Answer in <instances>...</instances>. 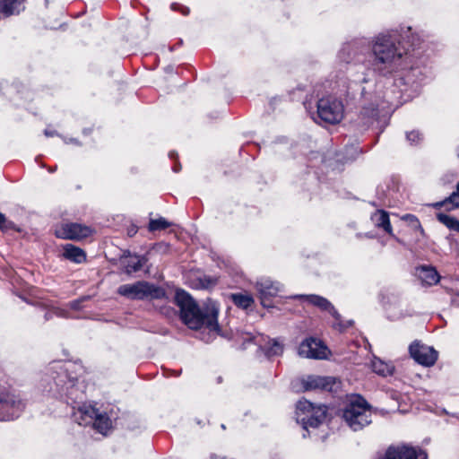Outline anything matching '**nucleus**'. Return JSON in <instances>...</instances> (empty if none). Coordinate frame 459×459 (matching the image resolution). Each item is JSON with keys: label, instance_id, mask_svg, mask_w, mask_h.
<instances>
[{"label": "nucleus", "instance_id": "1", "mask_svg": "<svg viewBox=\"0 0 459 459\" xmlns=\"http://www.w3.org/2000/svg\"><path fill=\"white\" fill-rule=\"evenodd\" d=\"M369 46L372 53L371 65L375 73L389 76L403 68L407 53L396 30L379 32L371 38Z\"/></svg>", "mask_w": 459, "mask_h": 459}, {"label": "nucleus", "instance_id": "2", "mask_svg": "<svg viewBox=\"0 0 459 459\" xmlns=\"http://www.w3.org/2000/svg\"><path fill=\"white\" fill-rule=\"evenodd\" d=\"M75 366L70 362L55 361L49 365L40 380L39 386L48 395L76 403L83 398L78 378L70 372Z\"/></svg>", "mask_w": 459, "mask_h": 459}, {"label": "nucleus", "instance_id": "3", "mask_svg": "<svg viewBox=\"0 0 459 459\" xmlns=\"http://www.w3.org/2000/svg\"><path fill=\"white\" fill-rule=\"evenodd\" d=\"M174 299L179 307L181 319L189 328H204L213 335L220 334L219 307L216 302L209 300L203 308H200L193 298L183 290H178Z\"/></svg>", "mask_w": 459, "mask_h": 459}, {"label": "nucleus", "instance_id": "4", "mask_svg": "<svg viewBox=\"0 0 459 459\" xmlns=\"http://www.w3.org/2000/svg\"><path fill=\"white\" fill-rule=\"evenodd\" d=\"M342 418L353 431H359L372 422V411L366 400L356 396L344 409Z\"/></svg>", "mask_w": 459, "mask_h": 459}, {"label": "nucleus", "instance_id": "5", "mask_svg": "<svg viewBox=\"0 0 459 459\" xmlns=\"http://www.w3.org/2000/svg\"><path fill=\"white\" fill-rule=\"evenodd\" d=\"M117 292L130 299L153 300L166 298L164 289L144 281L132 284H123L118 287Z\"/></svg>", "mask_w": 459, "mask_h": 459}, {"label": "nucleus", "instance_id": "6", "mask_svg": "<svg viewBox=\"0 0 459 459\" xmlns=\"http://www.w3.org/2000/svg\"><path fill=\"white\" fill-rule=\"evenodd\" d=\"M316 115L325 123L337 124L343 118L344 106L335 96H325L317 101ZM311 117L316 121L315 113L311 114Z\"/></svg>", "mask_w": 459, "mask_h": 459}, {"label": "nucleus", "instance_id": "7", "mask_svg": "<svg viewBox=\"0 0 459 459\" xmlns=\"http://www.w3.org/2000/svg\"><path fill=\"white\" fill-rule=\"evenodd\" d=\"M326 407L325 405L315 406L312 403L304 400L299 401L296 407L297 422L301 424L305 430L308 428H317L325 420Z\"/></svg>", "mask_w": 459, "mask_h": 459}, {"label": "nucleus", "instance_id": "8", "mask_svg": "<svg viewBox=\"0 0 459 459\" xmlns=\"http://www.w3.org/2000/svg\"><path fill=\"white\" fill-rule=\"evenodd\" d=\"M299 299H305L309 304L317 307L323 311H327L334 319L336 323H334L333 326L338 328L339 330H343L350 325H351L352 321H348L346 324H342L341 321V315L336 311L334 307L325 298L311 294V295H299L296 296Z\"/></svg>", "mask_w": 459, "mask_h": 459}, {"label": "nucleus", "instance_id": "9", "mask_svg": "<svg viewBox=\"0 0 459 459\" xmlns=\"http://www.w3.org/2000/svg\"><path fill=\"white\" fill-rule=\"evenodd\" d=\"M91 228L74 222L63 223L55 231L57 238L73 240H81L91 236Z\"/></svg>", "mask_w": 459, "mask_h": 459}, {"label": "nucleus", "instance_id": "10", "mask_svg": "<svg viewBox=\"0 0 459 459\" xmlns=\"http://www.w3.org/2000/svg\"><path fill=\"white\" fill-rule=\"evenodd\" d=\"M383 459H427V454L420 448L402 444L390 446Z\"/></svg>", "mask_w": 459, "mask_h": 459}, {"label": "nucleus", "instance_id": "11", "mask_svg": "<svg viewBox=\"0 0 459 459\" xmlns=\"http://www.w3.org/2000/svg\"><path fill=\"white\" fill-rule=\"evenodd\" d=\"M298 353L303 358L323 359L327 358L328 349L321 341L308 338L300 343Z\"/></svg>", "mask_w": 459, "mask_h": 459}, {"label": "nucleus", "instance_id": "12", "mask_svg": "<svg viewBox=\"0 0 459 459\" xmlns=\"http://www.w3.org/2000/svg\"><path fill=\"white\" fill-rule=\"evenodd\" d=\"M409 351L411 358L423 366H432L437 359V352L432 347L419 342H412L409 347Z\"/></svg>", "mask_w": 459, "mask_h": 459}, {"label": "nucleus", "instance_id": "13", "mask_svg": "<svg viewBox=\"0 0 459 459\" xmlns=\"http://www.w3.org/2000/svg\"><path fill=\"white\" fill-rule=\"evenodd\" d=\"M23 404L13 394H6L0 396V420H11L18 416Z\"/></svg>", "mask_w": 459, "mask_h": 459}, {"label": "nucleus", "instance_id": "14", "mask_svg": "<svg viewBox=\"0 0 459 459\" xmlns=\"http://www.w3.org/2000/svg\"><path fill=\"white\" fill-rule=\"evenodd\" d=\"M281 285L268 278H262L256 282V290L260 294L261 303L264 307H269L266 301L276 296L281 290Z\"/></svg>", "mask_w": 459, "mask_h": 459}, {"label": "nucleus", "instance_id": "15", "mask_svg": "<svg viewBox=\"0 0 459 459\" xmlns=\"http://www.w3.org/2000/svg\"><path fill=\"white\" fill-rule=\"evenodd\" d=\"M96 416H98V410L91 405L86 404L79 407L74 412V419L79 425L91 424Z\"/></svg>", "mask_w": 459, "mask_h": 459}, {"label": "nucleus", "instance_id": "16", "mask_svg": "<svg viewBox=\"0 0 459 459\" xmlns=\"http://www.w3.org/2000/svg\"><path fill=\"white\" fill-rule=\"evenodd\" d=\"M416 275L426 285H434L439 281L437 272L431 266L422 265L416 268Z\"/></svg>", "mask_w": 459, "mask_h": 459}, {"label": "nucleus", "instance_id": "17", "mask_svg": "<svg viewBox=\"0 0 459 459\" xmlns=\"http://www.w3.org/2000/svg\"><path fill=\"white\" fill-rule=\"evenodd\" d=\"M373 224L383 229L390 236H394L393 229L389 220V214L384 210H378L371 215Z\"/></svg>", "mask_w": 459, "mask_h": 459}, {"label": "nucleus", "instance_id": "18", "mask_svg": "<svg viewBox=\"0 0 459 459\" xmlns=\"http://www.w3.org/2000/svg\"><path fill=\"white\" fill-rule=\"evenodd\" d=\"M63 249V256L73 263L82 264L86 260L85 252L74 245L66 244L64 246Z\"/></svg>", "mask_w": 459, "mask_h": 459}, {"label": "nucleus", "instance_id": "19", "mask_svg": "<svg viewBox=\"0 0 459 459\" xmlns=\"http://www.w3.org/2000/svg\"><path fill=\"white\" fill-rule=\"evenodd\" d=\"M330 383L331 379L329 377L309 376L303 380V386L305 390L326 389Z\"/></svg>", "mask_w": 459, "mask_h": 459}, {"label": "nucleus", "instance_id": "20", "mask_svg": "<svg viewBox=\"0 0 459 459\" xmlns=\"http://www.w3.org/2000/svg\"><path fill=\"white\" fill-rule=\"evenodd\" d=\"M24 0H2L0 2V11L6 16L19 13L23 10Z\"/></svg>", "mask_w": 459, "mask_h": 459}, {"label": "nucleus", "instance_id": "21", "mask_svg": "<svg viewBox=\"0 0 459 459\" xmlns=\"http://www.w3.org/2000/svg\"><path fill=\"white\" fill-rule=\"evenodd\" d=\"M361 41L346 44L340 51V57L345 62H350L357 56L359 51L361 50Z\"/></svg>", "mask_w": 459, "mask_h": 459}, {"label": "nucleus", "instance_id": "22", "mask_svg": "<svg viewBox=\"0 0 459 459\" xmlns=\"http://www.w3.org/2000/svg\"><path fill=\"white\" fill-rule=\"evenodd\" d=\"M371 368L375 373L383 377L392 375L394 371L392 364L386 363L377 357L372 359Z\"/></svg>", "mask_w": 459, "mask_h": 459}, {"label": "nucleus", "instance_id": "23", "mask_svg": "<svg viewBox=\"0 0 459 459\" xmlns=\"http://www.w3.org/2000/svg\"><path fill=\"white\" fill-rule=\"evenodd\" d=\"M436 208L448 206V210L459 208V182L456 185L455 191H454L446 200L433 204Z\"/></svg>", "mask_w": 459, "mask_h": 459}, {"label": "nucleus", "instance_id": "24", "mask_svg": "<svg viewBox=\"0 0 459 459\" xmlns=\"http://www.w3.org/2000/svg\"><path fill=\"white\" fill-rule=\"evenodd\" d=\"M94 428L101 434H106L107 431L111 428L110 419L102 413L98 412L92 422Z\"/></svg>", "mask_w": 459, "mask_h": 459}, {"label": "nucleus", "instance_id": "25", "mask_svg": "<svg viewBox=\"0 0 459 459\" xmlns=\"http://www.w3.org/2000/svg\"><path fill=\"white\" fill-rule=\"evenodd\" d=\"M263 351L267 357L279 356L283 351V346L276 340H270L267 344L263 347Z\"/></svg>", "mask_w": 459, "mask_h": 459}, {"label": "nucleus", "instance_id": "26", "mask_svg": "<svg viewBox=\"0 0 459 459\" xmlns=\"http://www.w3.org/2000/svg\"><path fill=\"white\" fill-rule=\"evenodd\" d=\"M437 218L438 221L447 227L450 230L459 232V221L455 217L446 213H438Z\"/></svg>", "mask_w": 459, "mask_h": 459}, {"label": "nucleus", "instance_id": "27", "mask_svg": "<svg viewBox=\"0 0 459 459\" xmlns=\"http://www.w3.org/2000/svg\"><path fill=\"white\" fill-rule=\"evenodd\" d=\"M231 299L236 306L244 309L249 307L254 302L250 295L232 294Z\"/></svg>", "mask_w": 459, "mask_h": 459}, {"label": "nucleus", "instance_id": "28", "mask_svg": "<svg viewBox=\"0 0 459 459\" xmlns=\"http://www.w3.org/2000/svg\"><path fill=\"white\" fill-rule=\"evenodd\" d=\"M171 225L165 218L160 217L158 219H152L149 222V230L156 231L169 228Z\"/></svg>", "mask_w": 459, "mask_h": 459}, {"label": "nucleus", "instance_id": "29", "mask_svg": "<svg viewBox=\"0 0 459 459\" xmlns=\"http://www.w3.org/2000/svg\"><path fill=\"white\" fill-rule=\"evenodd\" d=\"M377 111L375 108H364L360 112V118L365 126H370L376 120Z\"/></svg>", "mask_w": 459, "mask_h": 459}, {"label": "nucleus", "instance_id": "30", "mask_svg": "<svg viewBox=\"0 0 459 459\" xmlns=\"http://www.w3.org/2000/svg\"><path fill=\"white\" fill-rule=\"evenodd\" d=\"M143 266V258L133 257L126 265V271L127 273H132L139 271Z\"/></svg>", "mask_w": 459, "mask_h": 459}, {"label": "nucleus", "instance_id": "31", "mask_svg": "<svg viewBox=\"0 0 459 459\" xmlns=\"http://www.w3.org/2000/svg\"><path fill=\"white\" fill-rule=\"evenodd\" d=\"M15 229V225L13 222L8 221L4 214L0 212V230H8Z\"/></svg>", "mask_w": 459, "mask_h": 459}, {"label": "nucleus", "instance_id": "32", "mask_svg": "<svg viewBox=\"0 0 459 459\" xmlns=\"http://www.w3.org/2000/svg\"><path fill=\"white\" fill-rule=\"evenodd\" d=\"M406 138L411 144H417L422 140V135L418 131H411L406 134Z\"/></svg>", "mask_w": 459, "mask_h": 459}, {"label": "nucleus", "instance_id": "33", "mask_svg": "<svg viewBox=\"0 0 459 459\" xmlns=\"http://www.w3.org/2000/svg\"><path fill=\"white\" fill-rule=\"evenodd\" d=\"M402 219L405 221L411 223L414 228L420 229L422 230L420 223L419 220L412 214H405L402 217Z\"/></svg>", "mask_w": 459, "mask_h": 459}, {"label": "nucleus", "instance_id": "34", "mask_svg": "<svg viewBox=\"0 0 459 459\" xmlns=\"http://www.w3.org/2000/svg\"><path fill=\"white\" fill-rule=\"evenodd\" d=\"M44 134L48 137L56 135V132L55 131H50V130H48V129L45 130Z\"/></svg>", "mask_w": 459, "mask_h": 459}, {"label": "nucleus", "instance_id": "35", "mask_svg": "<svg viewBox=\"0 0 459 459\" xmlns=\"http://www.w3.org/2000/svg\"><path fill=\"white\" fill-rule=\"evenodd\" d=\"M180 9H181V12H182V13L184 15L188 14V13H189V9L188 8H186V7H180Z\"/></svg>", "mask_w": 459, "mask_h": 459}, {"label": "nucleus", "instance_id": "36", "mask_svg": "<svg viewBox=\"0 0 459 459\" xmlns=\"http://www.w3.org/2000/svg\"><path fill=\"white\" fill-rule=\"evenodd\" d=\"M207 281H208L207 285H204V288H206V287H208L210 285H213L214 284V281L208 280Z\"/></svg>", "mask_w": 459, "mask_h": 459}, {"label": "nucleus", "instance_id": "37", "mask_svg": "<svg viewBox=\"0 0 459 459\" xmlns=\"http://www.w3.org/2000/svg\"><path fill=\"white\" fill-rule=\"evenodd\" d=\"M71 306L73 308H77V306H78V302L77 301H74L71 303Z\"/></svg>", "mask_w": 459, "mask_h": 459}, {"label": "nucleus", "instance_id": "38", "mask_svg": "<svg viewBox=\"0 0 459 459\" xmlns=\"http://www.w3.org/2000/svg\"><path fill=\"white\" fill-rule=\"evenodd\" d=\"M177 6H178V4H171V8H172L173 10H176V7H177Z\"/></svg>", "mask_w": 459, "mask_h": 459}, {"label": "nucleus", "instance_id": "39", "mask_svg": "<svg viewBox=\"0 0 459 459\" xmlns=\"http://www.w3.org/2000/svg\"><path fill=\"white\" fill-rule=\"evenodd\" d=\"M174 154H175L174 152H170V153H169V156H170L171 158H173V157H174Z\"/></svg>", "mask_w": 459, "mask_h": 459}, {"label": "nucleus", "instance_id": "40", "mask_svg": "<svg viewBox=\"0 0 459 459\" xmlns=\"http://www.w3.org/2000/svg\"><path fill=\"white\" fill-rule=\"evenodd\" d=\"M457 156L459 158V145H458V148H457Z\"/></svg>", "mask_w": 459, "mask_h": 459}, {"label": "nucleus", "instance_id": "41", "mask_svg": "<svg viewBox=\"0 0 459 459\" xmlns=\"http://www.w3.org/2000/svg\"><path fill=\"white\" fill-rule=\"evenodd\" d=\"M174 170H175V172H178L179 170V169L174 168Z\"/></svg>", "mask_w": 459, "mask_h": 459}]
</instances>
